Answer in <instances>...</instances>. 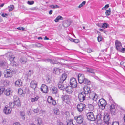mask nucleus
I'll use <instances>...</instances> for the list:
<instances>
[{"label":"nucleus","mask_w":125,"mask_h":125,"mask_svg":"<svg viewBox=\"0 0 125 125\" xmlns=\"http://www.w3.org/2000/svg\"><path fill=\"white\" fill-rule=\"evenodd\" d=\"M14 70L12 69H7L4 72V77L6 78H11L13 76Z\"/></svg>","instance_id":"obj_1"},{"label":"nucleus","mask_w":125,"mask_h":125,"mask_svg":"<svg viewBox=\"0 0 125 125\" xmlns=\"http://www.w3.org/2000/svg\"><path fill=\"white\" fill-rule=\"evenodd\" d=\"M107 104L106 101L103 99L102 98L99 100L98 105L100 108L102 109H104Z\"/></svg>","instance_id":"obj_2"},{"label":"nucleus","mask_w":125,"mask_h":125,"mask_svg":"<svg viewBox=\"0 0 125 125\" xmlns=\"http://www.w3.org/2000/svg\"><path fill=\"white\" fill-rule=\"evenodd\" d=\"M110 101H111L112 103L110 106V112L112 115H114L116 114L115 104V103L113 102L112 100H110Z\"/></svg>","instance_id":"obj_3"},{"label":"nucleus","mask_w":125,"mask_h":125,"mask_svg":"<svg viewBox=\"0 0 125 125\" xmlns=\"http://www.w3.org/2000/svg\"><path fill=\"white\" fill-rule=\"evenodd\" d=\"M87 96V97H89L90 99L95 101H96L98 98L97 95L94 92H91L89 94V95H88Z\"/></svg>","instance_id":"obj_4"},{"label":"nucleus","mask_w":125,"mask_h":125,"mask_svg":"<svg viewBox=\"0 0 125 125\" xmlns=\"http://www.w3.org/2000/svg\"><path fill=\"white\" fill-rule=\"evenodd\" d=\"M62 99L63 101L68 104L70 102L71 99V96L67 95H63L61 96Z\"/></svg>","instance_id":"obj_5"},{"label":"nucleus","mask_w":125,"mask_h":125,"mask_svg":"<svg viewBox=\"0 0 125 125\" xmlns=\"http://www.w3.org/2000/svg\"><path fill=\"white\" fill-rule=\"evenodd\" d=\"M87 95L83 92H82L79 93L78 94V98L79 101L81 102H83L87 97Z\"/></svg>","instance_id":"obj_6"},{"label":"nucleus","mask_w":125,"mask_h":125,"mask_svg":"<svg viewBox=\"0 0 125 125\" xmlns=\"http://www.w3.org/2000/svg\"><path fill=\"white\" fill-rule=\"evenodd\" d=\"M85 105L84 104L80 103L78 104L77 106L78 111L79 112H81L85 108Z\"/></svg>","instance_id":"obj_7"},{"label":"nucleus","mask_w":125,"mask_h":125,"mask_svg":"<svg viewBox=\"0 0 125 125\" xmlns=\"http://www.w3.org/2000/svg\"><path fill=\"white\" fill-rule=\"evenodd\" d=\"M70 84L74 88H76L77 84L76 79L74 78L71 79L70 80Z\"/></svg>","instance_id":"obj_8"},{"label":"nucleus","mask_w":125,"mask_h":125,"mask_svg":"<svg viewBox=\"0 0 125 125\" xmlns=\"http://www.w3.org/2000/svg\"><path fill=\"white\" fill-rule=\"evenodd\" d=\"M78 77V81L79 83L81 84L84 83L85 78L83 74H79Z\"/></svg>","instance_id":"obj_9"},{"label":"nucleus","mask_w":125,"mask_h":125,"mask_svg":"<svg viewBox=\"0 0 125 125\" xmlns=\"http://www.w3.org/2000/svg\"><path fill=\"white\" fill-rule=\"evenodd\" d=\"M103 120L105 124L108 125L110 124L109 116L106 113H105L104 114L103 117Z\"/></svg>","instance_id":"obj_10"},{"label":"nucleus","mask_w":125,"mask_h":125,"mask_svg":"<svg viewBox=\"0 0 125 125\" xmlns=\"http://www.w3.org/2000/svg\"><path fill=\"white\" fill-rule=\"evenodd\" d=\"M87 116L88 119L92 121H94L95 120L94 115L93 112H90L87 113Z\"/></svg>","instance_id":"obj_11"},{"label":"nucleus","mask_w":125,"mask_h":125,"mask_svg":"<svg viewBox=\"0 0 125 125\" xmlns=\"http://www.w3.org/2000/svg\"><path fill=\"white\" fill-rule=\"evenodd\" d=\"M40 90L41 91L45 93H47L48 91V87L45 84L42 85L40 88Z\"/></svg>","instance_id":"obj_12"},{"label":"nucleus","mask_w":125,"mask_h":125,"mask_svg":"<svg viewBox=\"0 0 125 125\" xmlns=\"http://www.w3.org/2000/svg\"><path fill=\"white\" fill-rule=\"evenodd\" d=\"M0 67L6 68L8 67V65L6 61L3 60H0Z\"/></svg>","instance_id":"obj_13"},{"label":"nucleus","mask_w":125,"mask_h":125,"mask_svg":"<svg viewBox=\"0 0 125 125\" xmlns=\"http://www.w3.org/2000/svg\"><path fill=\"white\" fill-rule=\"evenodd\" d=\"M87 71L91 73L92 74V76H94V75H95V73L96 72L99 73L100 72V71H97L96 69L92 68L88 69L87 70Z\"/></svg>","instance_id":"obj_14"},{"label":"nucleus","mask_w":125,"mask_h":125,"mask_svg":"<svg viewBox=\"0 0 125 125\" xmlns=\"http://www.w3.org/2000/svg\"><path fill=\"white\" fill-rule=\"evenodd\" d=\"M47 101L49 103L53 105H54L56 104L55 101L51 96H49L48 97Z\"/></svg>","instance_id":"obj_15"},{"label":"nucleus","mask_w":125,"mask_h":125,"mask_svg":"<svg viewBox=\"0 0 125 125\" xmlns=\"http://www.w3.org/2000/svg\"><path fill=\"white\" fill-rule=\"evenodd\" d=\"M11 109L10 107L6 105L4 107V112L6 114H9L10 113Z\"/></svg>","instance_id":"obj_16"},{"label":"nucleus","mask_w":125,"mask_h":125,"mask_svg":"<svg viewBox=\"0 0 125 125\" xmlns=\"http://www.w3.org/2000/svg\"><path fill=\"white\" fill-rule=\"evenodd\" d=\"M74 119L78 123L81 124L83 121V118L82 116H80L78 117H75Z\"/></svg>","instance_id":"obj_17"},{"label":"nucleus","mask_w":125,"mask_h":125,"mask_svg":"<svg viewBox=\"0 0 125 125\" xmlns=\"http://www.w3.org/2000/svg\"><path fill=\"white\" fill-rule=\"evenodd\" d=\"M73 87L71 86H68L65 88V89L66 92L69 94H71L73 91Z\"/></svg>","instance_id":"obj_18"},{"label":"nucleus","mask_w":125,"mask_h":125,"mask_svg":"<svg viewBox=\"0 0 125 125\" xmlns=\"http://www.w3.org/2000/svg\"><path fill=\"white\" fill-rule=\"evenodd\" d=\"M115 44L116 49L118 50H120L122 47L121 44L120 42L116 40L115 42Z\"/></svg>","instance_id":"obj_19"},{"label":"nucleus","mask_w":125,"mask_h":125,"mask_svg":"<svg viewBox=\"0 0 125 125\" xmlns=\"http://www.w3.org/2000/svg\"><path fill=\"white\" fill-rule=\"evenodd\" d=\"M30 86L32 88L35 89L37 85V83L34 80L32 81L30 84Z\"/></svg>","instance_id":"obj_20"},{"label":"nucleus","mask_w":125,"mask_h":125,"mask_svg":"<svg viewBox=\"0 0 125 125\" xmlns=\"http://www.w3.org/2000/svg\"><path fill=\"white\" fill-rule=\"evenodd\" d=\"M7 55L8 56H8L7 57L10 62L14 61L15 57L12 53H8Z\"/></svg>","instance_id":"obj_21"},{"label":"nucleus","mask_w":125,"mask_h":125,"mask_svg":"<svg viewBox=\"0 0 125 125\" xmlns=\"http://www.w3.org/2000/svg\"><path fill=\"white\" fill-rule=\"evenodd\" d=\"M84 91H83L87 95L91 92L90 88L88 87L87 86H85L83 88Z\"/></svg>","instance_id":"obj_22"},{"label":"nucleus","mask_w":125,"mask_h":125,"mask_svg":"<svg viewBox=\"0 0 125 125\" xmlns=\"http://www.w3.org/2000/svg\"><path fill=\"white\" fill-rule=\"evenodd\" d=\"M63 83L61 82L60 81H59L58 84V88L62 90H63L65 89V88Z\"/></svg>","instance_id":"obj_23"},{"label":"nucleus","mask_w":125,"mask_h":125,"mask_svg":"<svg viewBox=\"0 0 125 125\" xmlns=\"http://www.w3.org/2000/svg\"><path fill=\"white\" fill-rule=\"evenodd\" d=\"M67 74L64 73L61 76L59 81L62 82H63L65 80L67 77Z\"/></svg>","instance_id":"obj_24"},{"label":"nucleus","mask_w":125,"mask_h":125,"mask_svg":"<svg viewBox=\"0 0 125 125\" xmlns=\"http://www.w3.org/2000/svg\"><path fill=\"white\" fill-rule=\"evenodd\" d=\"M39 97L38 95H34V96L31 99V102H33L37 101L39 99Z\"/></svg>","instance_id":"obj_25"},{"label":"nucleus","mask_w":125,"mask_h":125,"mask_svg":"<svg viewBox=\"0 0 125 125\" xmlns=\"http://www.w3.org/2000/svg\"><path fill=\"white\" fill-rule=\"evenodd\" d=\"M50 89L52 93L56 94L57 92V89L54 86H52L50 88Z\"/></svg>","instance_id":"obj_26"},{"label":"nucleus","mask_w":125,"mask_h":125,"mask_svg":"<svg viewBox=\"0 0 125 125\" xmlns=\"http://www.w3.org/2000/svg\"><path fill=\"white\" fill-rule=\"evenodd\" d=\"M11 91V89L10 88L7 89L5 90H5L4 91V93L5 95L7 96H9L10 94Z\"/></svg>","instance_id":"obj_27"},{"label":"nucleus","mask_w":125,"mask_h":125,"mask_svg":"<svg viewBox=\"0 0 125 125\" xmlns=\"http://www.w3.org/2000/svg\"><path fill=\"white\" fill-rule=\"evenodd\" d=\"M2 83L5 86L9 85L10 84L9 81L7 80L2 81Z\"/></svg>","instance_id":"obj_28"},{"label":"nucleus","mask_w":125,"mask_h":125,"mask_svg":"<svg viewBox=\"0 0 125 125\" xmlns=\"http://www.w3.org/2000/svg\"><path fill=\"white\" fill-rule=\"evenodd\" d=\"M62 70L58 68H55L54 69L53 72L54 73L57 74H59Z\"/></svg>","instance_id":"obj_29"},{"label":"nucleus","mask_w":125,"mask_h":125,"mask_svg":"<svg viewBox=\"0 0 125 125\" xmlns=\"http://www.w3.org/2000/svg\"><path fill=\"white\" fill-rule=\"evenodd\" d=\"M102 115L100 114H99L96 116V119L98 122H101Z\"/></svg>","instance_id":"obj_30"},{"label":"nucleus","mask_w":125,"mask_h":125,"mask_svg":"<svg viewBox=\"0 0 125 125\" xmlns=\"http://www.w3.org/2000/svg\"><path fill=\"white\" fill-rule=\"evenodd\" d=\"M63 18L61 16H58L54 20V21L56 22H58L59 20H63Z\"/></svg>","instance_id":"obj_31"},{"label":"nucleus","mask_w":125,"mask_h":125,"mask_svg":"<svg viewBox=\"0 0 125 125\" xmlns=\"http://www.w3.org/2000/svg\"><path fill=\"white\" fill-rule=\"evenodd\" d=\"M22 84V82L20 80H17L15 82V85L18 86H21Z\"/></svg>","instance_id":"obj_32"},{"label":"nucleus","mask_w":125,"mask_h":125,"mask_svg":"<svg viewBox=\"0 0 125 125\" xmlns=\"http://www.w3.org/2000/svg\"><path fill=\"white\" fill-rule=\"evenodd\" d=\"M70 25V22L68 21H66L64 22L63 24V26L65 27H67Z\"/></svg>","instance_id":"obj_33"},{"label":"nucleus","mask_w":125,"mask_h":125,"mask_svg":"<svg viewBox=\"0 0 125 125\" xmlns=\"http://www.w3.org/2000/svg\"><path fill=\"white\" fill-rule=\"evenodd\" d=\"M25 112L22 111L20 112V115L21 116L22 119H24L25 118Z\"/></svg>","instance_id":"obj_34"},{"label":"nucleus","mask_w":125,"mask_h":125,"mask_svg":"<svg viewBox=\"0 0 125 125\" xmlns=\"http://www.w3.org/2000/svg\"><path fill=\"white\" fill-rule=\"evenodd\" d=\"M54 112L56 115H58L59 114L60 112L59 111V109L56 108H54L53 109Z\"/></svg>","instance_id":"obj_35"},{"label":"nucleus","mask_w":125,"mask_h":125,"mask_svg":"<svg viewBox=\"0 0 125 125\" xmlns=\"http://www.w3.org/2000/svg\"><path fill=\"white\" fill-rule=\"evenodd\" d=\"M18 93L20 96H23L24 94L23 93V90L21 89H18Z\"/></svg>","instance_id":"obj_36"},{"label":"nucleus","mask_w":125,"mask_h":125,"mask_svg":"<svg viewBox=\"0 0 125 125\" xmlns=\"http://www.w3.org/2000/svg\"><path fill=\"white\" fill-rule=\"evenodd\" d=\"M20 61L23 63H25L26 62L27 59L25 57H22L21 58Z\"/></svg>","instance_id":"obj_37"},{"label":"nucleus","mask_w":125,"mask_h":125,"mask_svg":"<svg viewBox=\"0 0 125 125\" xmlns=\"http://www.w3.org/2000/svg\"><path fill=\"white\" fill-rule=\"evenodd\" d=\"M67 125H74L73 123L72 120H68L67 121Z\"/></svg>","instance_id":"obj_38"},{"label":"nucleus","mask_w":125,"mask_h":125,"mask_svg":"<svg viewBox=\"0 0 125 125\" xmlns=\"http://www.w3.org/2000/svg\"><path fill=\"white\" fill-rule=\"evenodd\" d=\"M49 7L52 9H55L59 7V6L57 5H51L49 6Z\"/></svg>","instance_id":"obj_39"},{"label":"nucleus","mask_w":125,"mask_h":125,"mask_svg":"<svg viewBox=\"0 0 125 125\" xmlns=\"http://www.w3.org/2000/svg\"><path fill=\"white\" fill-rule=\"evenodd\" d=\"M84 83L85 84L90 85L91 84V82L87 79L85 78Z\"/></svg>","instance_id":"obj_40"},{"label":"nucleus","mask_w":125,"mask_h":125,"mask_svg":"<svg viewBox=\"0 0 125 125\" xmlns=\"http://www.w3.org/2000/svg\"><path fill=\"white\" fill-rule=\"evenodd\" d=\"M15 104L17 106H19L21 105V104L20 103V101L19 100H18L15 101H14Z\"/></svg>","instance_id":"obj_41"},{"label":"nucleus","mask_w":125,"mask_h":125,"mask_svg":"<svg viewBox=\"0 0 125 125\" xmlns=\"http://www.w3.org/2000/svg\"><path fill=\"white\" fill-rule=\"evenodd\" d=\"M111 12V10L110 8H109L108 10H106L105 12L106 16H108L110 14Z\"/></svg>","instance_id":"obj_42"},{"label":"nucleus","mask_w":125,"mask_h":125,"mask_svg":"<svg viewBox=\"0 0 125 125\" xmlns=\"http://www.w3.org/2000/svg\"><path fill=\"white\" fill-rule=\"evenodd\" d=\"M5 90V88L3 87H0V95H1L3 92H4V91Z\"/></svg>","instance_id":"obj_43"},{"label":"nucleus","mask_w":125,"mask_h":125,"mask_svg":"<svg viewBox=\"0 0 125 125\" xmlns=\"http://www.w3.org/2000/svg\"><path fill=\"white\" fill-rule=\"evenodd\" d=\"M10 64L11 66L14 67L16 66L17 65V64L16 62L14 61H13L11 62Z\"/></svg>","instance_id":"obj_44"},{"label":"nucleus","mask_w":125,"mask_h":125,"mask_svg":"<svg viewBox=\"0 0 125 125\" xmlns=\"http://www.w3.org/2000/svg\"><path fill=\"white\" fill-rule=\"evenodd\" d=\"M45 61L46 62H50L52 64H54L56 63H55L54 62H53V60H52L51 59H46L45 60Z\"/></svg>","instance_id":"obj_45"},{"label":"nucleus","mask_w":125,"mask_h":125,"mask_svg":"<svg viewBox=\"0 0 125 125\" xmlns=\"http://www.w3.org/2000/svg\"><path fill=\"white\" fill-rule=\"evenodd\" d=\"M15 104L14 102H10L9 104V105L10 108L13 107L15 106Z\"/></svg>","instance_id":"obj_46"},{"label":"nucleus","mask_w":125,"mask_h":125,"mask_svg":"<svg viewBox=\"0 0 125 125\" xmlns=\"http://www.w3.org/2000/svg\"><path fill=\"white\" fill-rule=\"evenodd\" d=\"M88 108L89 110L92 111L94 109V107L92 105L90 104L88 106Z\"/></svg>","instance_id":"obj_47"},{"label":"nucleus","mask_w":125,"mask_h":125,"mask_svg":"<svg viewBox=\"0 0 125 125\" xmlns=\"http://www.w3.org/2000/svg\"><path fill=\"white\" fill-rule=\"evenodd\" d=\"M37 121H38V124L39 125H41L42 122V119L40 118H38L37 119Z\"/></svg>","instance_id":"obj_48"},{"label":"nucleus","mask_w":125,"mask_h":125,"mask_svg":"<svg viewBox=\"0 0 125 125\" xmlns=\"http://www.w3.org/2000/svg\"><path fill=\"white\" fill-rule=\"evenodd\" d=\"M86 2L84 1L81 4H80L78 6V7L79 8H80L81 7L83 6L85 4Z\"/></svg>","instance_id":"obj_49"},{"label":"nucleus","mask_w":125,"mask_h":125,"mask_svg":"<svg viewBox=\"0 0 125 125\" xmlns=\"http://www.w3.org/2000/svg\"><path fill=\"white\" fill-rule=\"evenodd\" d=\"M119 63H120V65L123 66L124 67H125V60H123L121 62L120 61H119Z\"/></svg>","instance_id":"obj_50"},{"label":"nucleus","mask_w":125,"mask_h":125,"mask_svg":"<svg viewBox=\"0 0 125 125\" xmlns=\"http://www.w3.org/2000/svg\"><path fill=\"white\" fill-rule=\"evenodd\" d=\"M108 24L106 23H104L102 25V27L104 28H105L107 27Z\"/></svg>","instance_id":"obj_51"},{"label":"nucleus","mask_w":125,"mask_h":125,"mask_svg":"<svg viewBox=\"0 0 125 125\" xmlns=\"http://www.w3.org/2000/svg\"><path fill=\"white\" fill-rule=\"evenodd\" d=\"M14 8V6L13 5H10L9 7V10L10 11H11Z\"/></svg>","instance_id":"obj_52"},{"label":"nucleus","mask_w":125,"mask_h":125,"mask_svg":"<svg viewBox=\"0 0 125 125\" xmlns=\"http://www.w3.org/2000/svg\"><path fill=\"white\" fill-rule=\"evenodd\" d=\"M19 98L16 95H14L13 97L14 101H15L18 100H19Z\"/></svg>","instance_id":"obj_53"},{"label":"nucleus","mask_w":125,"mask_h":125,"mask_svg":"<svg viewBox=\"0 0 125 125\" xmlns=\"http://www.w3.org/2000/svg\"><path fill=\"white\" fill-rule=\"evenodd\" d=\"M102 38L101 36H99L97 37V40L98 42H100L102 40Z\"/></svg>","instance_id":"obj_54"},{"label":"nucleus","mask_w":125,"mask_h":125,"mask_svg":"<svg viewBox=\"0 0 125 125\" xmlns=\"http://www.w3.org/2000/svg\"><path fill=\"white\" fill-rule=\"evenodd\" d=\"M27 3L28 4L31 5L33 4L34 3V2L33 1H28Z\"/></svg>","instance_id":"obj_55"},{"label":"nucleus","mask_w":125,"mask_h":125,"mask_svg":"<svg viewBox=\"0 0 125 125\" xmlns=\"http://www.w3.org/2000/svg\"><path fill=\"white\" fill-rule=\"evenodd\" d=\"M112 125H119V123L118 122H113L112 124Z\"/></svg>","instance_id":"obj_56"},{"label":"nucleus","mask_w":125,"mask_h":125,"mask_svg":"<svg viewBox=\"0 0 125 125\" xmlns=\"http://www.w3.org/2000/svg\"><path fill=\"white\" fill-rule=\"evenodd\" d=\"M33 71L32 70H29L28 73V74L30 75H31L33 74Z\"/></svg>","instance_id":"obj_57"},{"label":"nucleus","mask_w":125,"mask_h":125,"mask_svg":"<svg viewBox=\"0 0 125 125\" xmlns=\"http://www.w3.org/2000/svg\"><path fill=\"white\" fill-rule=\"evenodd\" d=\"M119 51H120L121 52H125V48H121V49L120 50H119Z\"/></svg>","instance_id":"obj_58"},{"label":"nucleus","mask_w":125,"mask_h":125,"mask_svg":"<svg viewBox=\"0 0 125 125\" xmlns=\"http://www.w3.org/2000/svg\"><path fill=\"white\" fill-rule=\"evenodd\" d=\"M39 110L38 109L36 108V109H34L33 111L34 112V113H38L39 112Z\"/></svg>","instance_id":"obj_59"},{"label":"nucleus","mask_w":125,"mask_h":125,"mask_svg":"<svg viewBox=\"0 0 125 125\" xmlns=\"http://www.w3.org/2000/svg\"><path fill=\"white\" fill-rule=\"evenodd\" d=\"M79 40L78 39H74L73 42L76 43H77L79 42Z\"/></svg>","instance_id":"obj_60"},{"label":"nucleus","mask_w":125,"mask_h":125,"mask_svg":"<svg viewBox=\"0 0 125 125\" xmlns=\"http://www.w3.org/2000/svg\"><path fill=\"white\" fill-rule=\"evenodd\" d=\"M2 16L3 17H6L7 15V14L5 13H3L1 14Z\"/></svg>","instance_id":"obj_61"},{"label":"nucleus","mask_w":125,"mask_h":125,"mask_svg":"<svg viewBox=\"0 0 125 125\" xmlns=\"http://www.w3.org/2000/svg\"><path fill=\"white\" fill-rule=\"evenodd\" d=\"M13 125H21L19 122H16L14 123Z\"/></svg>","instance_id":"obj_62"},{"label":"nucleus","mask_w":125,"mask_h":125,"mask_svg":"<svg viewBox=\"0 0 125 125\" xmlns=\"http://www.w3.org/2000/svg\"><path fill=\"white\" fill-rule=\"evenodd\" d=\"M87 52L88 53H90L92 52V50L90 49H88L87 50Z\"/></svg>","instance_id":"obj_63"},{"label":"nucleus","mask_w":125,"mask_h":125,"mask_svg":"<svg viewBox=\"0 0 125 125\" xmlns=\"http://www.w3.org/2000/svg\"><path fill=\"white\" fill-rule=\"evenodd\" d=\"M47 81L48 82V83H50L52 82L51 80L49 78L47 80Z\"/></svg>","instance_id":"obj_64"}]
</instances>
